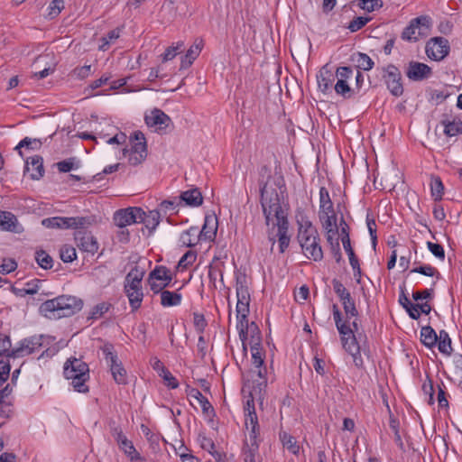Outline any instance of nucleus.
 Wrapping results in <instances>:
<instances>
[{
    "instance_id": "obj_1",
    "label": "nucleus",
    "mask_w": 462,
    "mask_h": 462,
    "mask_svg": "<svg viewBox=\"0 0 462 462\" xmlns=\"http://www.w3.org/2000/svg\"><path fill=\"white\" fill-rule=\"evenodd\" d=\"M346 319L343 320L342 314L336 304L333 305V319L337 329L340 336V340L343 348L353 357V362L356 367H362L364 361L361 352L365 353V341L366 337L364 336L365 340L362 341V335L358 333V326L356 320L350 323V319L358 316V310L356 303L351 295L340 300Z\"/></svg>"
},
{
    "instance_id": "obj_2",
    "label": "nucleus",
    "mask_w": 462,
    "mask_h": 462,
    "mask_svg": "<svg viewBox=\"0 0 462 462\" xmlns=\"http://www.w3.org/2000/svg\"><path fill=\"white\" fill-rule=\"evenodd\" d=\"M261 204L267 226L271 224L277 226L276 236L279 242L280 253H284L290 244L288 236L289 222L287 215L282 209L278 193L268 187V182L261 186Z\"/></svg>"
},
{
    "instance_id": "obj_3",
    "label": "nucleus",
    "mask_w": 462,
    "mask_h": 462,
    "mask_svg": "<svg viewBox=\"0 0 462 462\" xmlns=\"http://www.w3.org/2000/svg\"><path fill=\"white\" fill-rule=\"evenodd\" d=\"M298 224V241L304 255L315 262L323 258V251L319 244V236L316 227L307 216L299 213L296 216Z\"/></svg>"
},
{
    "instance_id": "obj_4",
    "label": "nucleus",
    "mask_w": 462,
    "mask_h": 462,
    "mask_svg": "<svg viewBox=\"0 0 462 462\" xmlns=\"http://www.w3.org/2000/svg\"><path fill=\"white\" fill-rule=\"evenodd\" d=\"M83 301L75 296L60 295L41 304L40 311L48 319L70 317L80 311Z\"/></svg>"
},
{
    "instance_id": "obj_5",
    "label": "nucleus",
    "mask_w": 462,
    "mask_h": 462,
    "mask_svg": "<svg viewBox=\"0 0 462 462\" xmlns=\"http://www.w3.org/2000/svg\"><path fill=\"white\" fill-rule=\"evenodd\" d=\"M244 415L246 433L242 453H259L260 425L252 395L246 401Z\"/></svg>"
},
{
    "instance_id": "obj_6",
    "label": "nucleus",
    "mask_w": 462,
    "mask_h": 462,
    "mask_svg": "<svg viewBox=\"0 0 462 462\" xmlns=\"http://www.w3.org/2000/svg\"><path fill=\"white\" fill-rule=\"evenodd\" d=\"M143 276L144 271L138 266H134L126 274L124 281V291L128 298L129 305L133 311L140 309L143 300L142 288Z\"/></svg>"
},
{
    "instance_id": "obj_7",
    "label": "nucleus",
    "mask_w": 462,
    "mask_h": 462,
    "mask_svg": "<svg viewBox=\"0 0 462 462\" xmlns=\"http://www.w3.org/2000/svg\"><path fill=\"white\" fill-rule=\"evenodd\" d=\"M88 365L78 358H70L64 364V376L71 381L74 390L79 393H88V386L86 384L89 378Z\"/></svg>"
},
{
    "instance_id": "obj_8",
    "label": "nucleus",
    "mask_w": 462,
    "mask_h": 462,
    "mask_svg": "<svg viewBox=\"0 0 462 462\" xmlns=\"http://www.w3.org/2000/svg\"><path fill=\"white\" fill-rule=\"evenodd\" d=\"M237 303L236 319L241 330L247 329V316L249 314L250 294L245 277H237L236 284Z\"/></svg>"
},
{
    "instance_id": "obj_9",
    "label": "nucleus",
    "mask_w": 462,
    "mask_h": 462,
    "mask_svg": "<svg viewBox=\"0 0 462 462\" xmlns=\"http://www.w3.org/2000/svg\"><path fill=\"white\" fill-rule=\"evenodd\" d=\"M130 147L123 150V154L127 157L132 166L141 164L147 156V146L144 134L141 131H135L129 139Z\"/></svg>"
},
{
    "instance_id": "obj_10",
    "label": "nucleus",
    "mask_w": 462,
    "mask_h": 462,
    "mask_svg": "<svg viewBox=\"0 0 462 462\" xmlns=\"http://www.w3.org/2000/svg\"><path fill=\"white\" fill-rule=\"evenodd\" d=\"M380 73L390 93L401 97L404 89L400 69L393 64H387L380 69Z\"/></svg>"
},
{
    "instance_id": "obj_11",
    "label": "nucleus",
    "mask_w": 462,
    "mask_h": 462,
    "mask_svg": "<svg viewBox=\"0 0 462 462\" xmlns=\"http://www.w3.org/2000/svg\"><path fill=\"white\" fill-rule=\"evenodd\" d=\"M430 27L428 16H419L411 20L408 26L402 32V39L408 42H417L420 37L427 34Z\"/></svg>"
},
{
    "instance_id": "obj_12",
    "label": "nucleus",
    "mask_w": 462,
    "mask_h": 462,
    "mask_svg": "<svg viewBox=\"0 0 462 462\" xmlns=\"http://www.w3.org/2000/svg\"><path fill=\"white\" fill-rule=\"evenodd\" d=\"M87 223V218L83 217H52L42 220L43 226L59 229L82 228Z\"/></svg>"
},
{
    "instance_id": "obj_13",
    "label": "nucleus",
    "mask_w": 462,
    "mask_h": 462,
    "mask_svg": "<svg viewBox=\"0 0 462 462\" xmlns=\"http://www.w3.org/2000/svg\"><path fill=\"white\" fill-rule=\"evenodd\" d=\"M172 281L171 271L162 265L156 266L148 277V284L153 293H159L169 286Z\"/></svg>"
},
{
    "instance_id": "obj_14",
    "label": "nucleus",
    "mask_w": 462,
    "mask_h": 462,
    "mask_svg": "<svg viewBox=\"0 0 462 462\" xmlns=\"http://www.w3.org/2000/svg\"><path fill=\"white\" fill-rule=\"evenodd\" d=\"M105 359L110 366L114 380L119 384L127 383L126 371L118 361L117 356L113 352L112 346H105L102 349Z\"/></svg>"
},
{
    "instance_id": "obj_15",
    "label": "nucleus",
    "mask_w": 462,
    "mask_h": 462,
    "mask_svg": "<svg viewBox=\"0 0 462 462\" xmlns=\"http://www.w3.org/2000/svg\"><path fill=\"white\" fill-rule=\"evenodd\" d=\"M427 56L433 60H442L449 53V42L444 37L431 38L426 44Z\"/></svg>"
},
{
    "instance_id": "obj_16",
    "label": "nucleus",
    "mask_w": 462,
    "mask_h": 462,
    "mask_svg": "<svg viewBox=\"0 0 462 462\" xmlns=\"http://www.w3.org/2000/svg\"><path fill=\"white\" fill-rule=\"evenodd\" d=\"M42 346V337H31L21 340L14 347L12 354L14 359L24 357L41 349Z\"/></svg>"
},
{
    "instance_id": "obj_17",
    "label": "nucleus",
    "mask_w": 462,
    "mask_h": 462,
    "mask_svg": "<svg viewBox=\"0 0 462 462\" xmlns=\"http://www.w3.org/2000/svg\"><path fill=\"white\" fill-rule=\"evenodd\" d=\"M140 216H142L140 208L133 207L119 209L114 214V222L116 226L123 228L138 223Z\"/></svg>"
},
{
    "instance_id": "obj_18",
    "label": "nucleus",
    "mask_w": 462,
    "mask_h": 462,
    "mask_svg": "<svg viewBox=\"0 0 462 462\" xmlns=\"http://www.w3.org/2000/svg\"><path fill=\"white\" fill-rule=\"evenodd\" d=\"M144 120L147 126L153 129L155 132L165 130L171 122L170 116L161 109H153L149 114L145 115Z\"/></svg>"
},
{
    "instance_id": "obj_19",
    "label": "nucleus",
    "mask_w": 462,
    "mask_h": 462,
    "mask_svg": "<svg viewBox=\"0 0 462 462\" xmlns=\"http://www.w3.org/2000/svg\"><path fill=\"white\" fill-rule=\"evenodd\" d=\"M432 74V69L425 63L411 60L409 62L406 76L412 81H422L429 79Z\"/></svg>"
},
{
    "instance_id": "obj_20",
    "label": "nucleus",
    "mask_w": 462,
    "mask_h": 462,
    "mask_svg": "<svg viewBox=\"0 0 462 462\" xmlns=\"http://www.w3.org/2000/svg\"><path fill=\"white\" fill-rule=\"evenodd\" d=\"M251 348L252 362L254 367L257 369L255 373L257 376L262 380L260 384L265 383V368L263 367L264 362V352L259 345L248 344Z\"/></svg>"
},
{
    "instance_id": "obj_21",
    "label": "nucleus",
    "mask_w": 462,
    "mask_h": 462,
    "mask_svg": "<svg viewBox=\"0 0 462 462\" xmlns=\"http://www.w3.org/2000/svg\"><path fill=\"white\" fill-rule=\"evenodd\" d=\"M236 328L239 333V338L243 342L244 346L246 344L259 345L261 343V332L254 322L249 324L247 322V329L241 330L239 324H236Z\"/></svg>"
},
{
    "instance_id": "obj_22",
    "label": "nucleus",
    "mask_w": 462,
    "mask_h": 462,
    "mask_svg": "<svg viewBox=\"0 0 462 462\" xmlns=\"http://www.w3.org/2000/svg\"><path fill=\"white\" fill-rule=\"evenodd\" d=\"M322 227L326 231V237L328 243H332L337 236L338 226L337 223L336 214H328L319 216Z\"/></svg>"
},
{
    "instance_id": "obj_23",
    "label": "nucleus",
    "mask_w": 462,
    "mask_h": 462,
    "mask_svg": "<svg viewBox=\"0 0 462 462\" xmlns=\"http://www.w3.org/2000/svg\"><path fill=\"white\" fill-rule=\"evenodd\" d=\"M111 435L116 442L119 449L126 456L131 453L133 449H135L133 442L128 439L123 430L119 426H112L110 430Z\"/></svg>"
},
{
    "instance_id": "obj_24",
    "label": "nucleus",
    "mask_w": 462,
    "mask_h": 462,
    "mask_svg": "<svg viewBox=\"0 0 462 462\" xmlns=\"http://www.w3.org/2000/svg\"><path fill=\"white\" fill-rule=\"evenodd\" d=\"M76 241L78 247L84 252L94 254L98 250V243L90 233L79 232Z\"/></svg>"
},
{
    "instance_id": "obj_25",
    "label": "nucleus",
    "mask_w": 462,
    "mask_h": 462,
    "mask_svg": "<svg viewBox=\"0 0 462 462\" xmlns=\"http://www.w3.org/2000/svg\"><path fill=\"white\" fill-rule=\"evenodd\" d=\"M334 81L335 74L328 65L323 66L317 75L319 89L323 93H327L332 88Z\"/></svg>"
},
{
    "instance_id": "obj_26",
    "label": "nucleus",
    "mask_w": 462,
    "mask_h": 462,
    "mask_svg": "<svg viewBox=\"0 0 462 462\" xmlns=\"http://www.w3.org/2000/svg\"><path fill=\"white\" fill-rule=\"evenodd\" d=\"M26 171L32 180H40L44 173L42 158L38 155L29 158L26 161Z\"/></svg>"
},
{
    "instance_id": "obj_27",
    "label": "nucleus",
    "mask_w": 462,
    "mask_h": 462,
    "mask_svg": "<svg viewBox=\"0 0 462 462\" xmlns=\"http://www.w3.org/2000/svg\"><path fill=\"white\" fill-rule=\"evenodd\" d=\"M203 48L202 40L197 39L194 43L189 48L185 56L181 58L180 69H187L198 58Z\"/></svg>"
},
{
    "instance_id": "obj_28",
    "label": "nucleus",
    "mask_w": 462,
    "mask_h": 462,
    "mask_svg": "<svg viewBox=\"0 0 462 462\" xmlns=\"http://www.w3.org/2000/svg\"><path fill=\"white\" fill-rule=\"evenodd\" d=\"M186 393L190 400L197 401V402L200 405L203 413L209 414L214 411L213 407L208 400L201 393L199 389L190 388L188 386Z\"/></svg>"
},
{
    "instance_id": "obj_29",
    "label": "nucleus",
    "mask_w": 462,
    "mask_h": 462,
    "mask_svg": "<svg viewBox=\"0 0 462 462\" xmlns=\"http://www.w3.org/2000/svg\"><path fill=\"white\" fill-rule=\"evenodd\" d=\"M217 229V220L216 217L206 216L204 225L199 230L201 239L212 240L215 238Z\"/></svg>"
},
{
    "instance_id": "obj_30",
    "label": "nucleus",
    "mask_w": 462,
    "mask_h": 462,
    "mask_svg": "<svg viewBox=\"0 0 462 462\" xmlns=\"http://www.w3.org/2000/svg\"><path fill=\"white\" fill-rule=\"evenodd\" d=\"M159 293L161 296V305L164 308L179 306L181 303L182 295L179 291L162 290Z\"/></svg>"
},
{
    "instance_id": "obj_31",
    "label": "nucleus",
    "mask_w": 462,
    "mask_h": 462,
    "mask_svg": "<svg viewBox=\"0 0 462 462\" xmlns=\"http://www.w3.org/2000/svg\"><path fill=\"white\" fill-rule=\"evenodd\" d=\"M201 240L199 236V229L197 226H191L186 231L182 232L180 236V242L182 245L192 247Z\"/></svg>"
},
{
    "instance_id": "obj_32",
    "label": "nucleus",
    "mask_w": 462,
    "mask_h": 462,
    "mask_svg": "<svg viewBox=\"0 0 462 462\" xmlns=\"http://www.w3.org/2000/svg\"><path fill=\"white\" fill-rule=\"evenodd\" d=\"M180 199L187 206L189 207H199L203 202L202 194L197 188L183 191L180 194Z\"/></svg>"
},
{
    "instance_id": "obj_33",
    "label": "nucleus",
    "mask_w": 462,
    "mask_h": 462,
    "mask_svg": "<svg viewBox=\"0 0 462 462\" xmlns=\"http://www.w3.org/2000/svg\"><path fill=\"white\" fill-rule=\"evenodd\" d=\"M141 213L142 216H140L138 223H143L147 229L151 232L153 231L160 223V213L156 210H152L146 213L142 208Z\"/></svg>"
},
{
    "instance_id": "obj_34",
    "label": "nucleus",
    "mask_w": 462,
    "mask_h": 462,
    "mask_svg": "<svg viewBox=\"0 0 462 462\" xmlns=\"http://www.w3.org/2000/svg\"><path fill=\"white\" fill-rule=\"evenodd\" d=\"M17 218L7 211H0V227L5 231L17 232Z\"/></svg>"
},
{
    "instance_id": "obj_35",
    "label": "nucleus",
    "mask_w": 462,
    "mask_h": 462,
    "mask_svg": "<svg viewBox=\"0 0 462 462\" xmlns=\"http://www.w3.org/2000/svg\"><path fill=\"white\" fill-rule=\"evenodd\" d=\"M280 440L282 441L283 448L295 456L300 454V446L293 436L287 432H281Z\"/></svg>"
},
{
    "instance_id": "obj_36",
    "label": "nucleus",
    "mask_w": 462,
    "mask_h": 462,
    "mask_svg": "<svg viewBox=\"0 0 462 462\" xmlns=\"http://www.w3.org/2000/svg\"><path fill=\"white\" fill-rule=\"evenodd\" d=\"M420 340L426 346L430 347L437 343L438 335L431 327H423L420 330Z\"/></svg>"
},
{
    "instance_id": "obj_37",
    "label": "nucleus",
    "mask_w": 462,
    "mask_h": 462,
    "mask_svg": "<svg viewBox=\"0 0 462 462\" xmlns=\"http://www.w3.org/2000/svg\"><path fill=\"white\" fill-rule=\"evenodd\" d=\"M438 348L440 353L449 356L452 352L451 339L445 330H440L438 336Z\"/></svg>"
},
{
    "instance_id": "obj_38",
    "label": "nucleus",
    "mask_w": 462,
    "mask_h": 462,
    "mask_svg": "<svg viewBox=\"0 0 462 462\" xmlns=\"http://www.w3.org/2000/svg\"><path fill=\"white\" fill-rule=\"evenodd\" d=\"M341 241L343 247L348 255L350 265L353 269H359L358 259L355 255L354 250L351 246L349 235L346 234L345 236H342Z\"/></svg>"
},
{
    "instance_id": "obj_39",
    "label": "nucleus",
    "mask_w": 462,
    "mask_h": 462,
    "mask_svg": "<svg viewBox=\"0 0 462 462\" xmlns=\"http://www.w3.org/2000/svg\"><path fill=\"white\" fill-rule=\"evenodd\" d=\"M430 191L434 200H440L444 193V185L439 177H432L430 181Z\"/></svg>"
},
{
    "instance_id": "obj_40",
    "label": "nucleus",
    "mask_w": 462,
    "mask_h": 462,
    "mask_svg": "<svg viewBox=\"0 0 462 462\" xmlns=\"http://www.w3.org/2000/svg\"><path fill=\"white\" fill-rule=\"evenodd\" d=\"M35 260L39 266L42 269H51L53 265V260L50 254L43 250L36 251Z\"/></svg>"
},
{
    "instance_id": "obj_41",
    "label": "nucleus",
    "mask_w": 462,
    "mask_h": 462,
    "mask_svg": "<svg viewBox=\"0 0 462 462\" xmlns=\"http://www.w3.org/2000/svg\"><path fill=\"white\" fill-rule=\"evenodd\" d=\"M120 36L119 29H114L110 31L106 36L102 37V43L99 45L98 49L100 51H106L111 44H113Z\"/></svg>"
},
{
    "instance_id": "obj_42",
    "label": "nucleus",
    "mask_w": 462,
    "mask_h": 462,
    "mask_svg": "<svg viewBox=\"0 0 462 462\" xmlns=\"http://www.w3.org/2000/svg\"><path fill=\"white\" fill-rule=\"evenodd\" d=\"M444 133L448 136H456L462 133V122L457 121H443Z\"/></svg>"
},
{
    "instance_id": "obj_43",
    "label": "nucleus",
    "mask_w": 462,
    "mask_h": 462,
    "mask_svg": "<svg viewBox=\"0 0 462 462\" xmlns=\"http://www.w3.org/2000/svg\"><path fill=\"white\" fill-rule=\"evenodd\" d=\"M14 351V347L12 348L11 339L8 336H0V356H4L5 358H13L14 355L12 352Z\"/></svg>"
},
{
    "instance_id": "obj_44",
    "label": "nucleus",
    "mask_w": 462,
    "mask_h": 462,
    "mask_svg": "<svg viewBox=\"0 0 462 462\" xmlns=\"http://www.w3.org/2000/svg\"><path fill=\"white\" fill-rule=\"evenodd\" d=\"M183 46V42H178L176 45L168 47L162 55V60L169 61L174 59L179 53L182 51Z\"/></svg>"
},
{
    "instance_id": "obj_45",
    "label": "nucleus",
    "mask_w": 462,
    "mask_h": 462,
    "mask_svg": "<svg viewBox=\"0 0 462 462\" xmlns=\"http://www.w3.org/2000/svg\"><path fill=\"white\" fill-rule=\"evenodd\" d=\"M60 257L64 263H71L77 258L76 249L65 245L60 250Z\"/></svg>"
},
{
    "instance_id": "obj_46",
    "label": "nucleus",
    "mask_w": 462,
    "mask_h": 462,
    "mask_svg": "<svg viewBox=\"0 0 462 462\" xmlns=\"http://www.w3.org/2000/svg\"><path fill=\"white\" fill-rule=\"evenodd\" d=\"M79 167V162L76 158H69L57 163V168L60 172H69Z\"/></svg>"
},
{
    "instance_id": "obj_47",
    "label": "nucleus",
    "mask_w": 462,
    "mask_h": 462,
    "mask_svg": "<svg viewBox=\"0 0 462 462\" xmlns=\"http://www.w3.org/2000/svg\"><path fill=\"white\" fill-rule=\"evenodd\" d=\"M64 9V0H52L48 8V17L53 19L57 17Z\"/></svg>"
},
{
    "instance_id": "obj_48",
    "label": "nucleus",
    "mask_w": 462,
    "mask_h": 462,
    "mask_svg": "<svg viewBox=\"0 0 462 462\" xmlns=\"http://www.w3.org/2000/svg\"><path fill=\"white\" fill-rule=\"evenodd\" d=\"M111 307V304L107 302H101L93 307L89 313V319H100L105 313H106Z\"/></svg>"
},
{
    "instance_id": "obj_49",
    "label": "nucleus",
    "mask_w": 462,
    "mask_h": 462,
    "mask_svg": "<svg viewBox=\"0 0 462 462\" xmlns=\"http://www.w3.org/2000/svg\"><path fill=\"white\" fill-rule=\"evenodd\" d=\"M334 89L337 95L344 97H350L352 96V89L350 88L347 81L337 79L334 86Z\"/></svg>"
},
{
    "instance_id": "obj_50",
    "label": "nucleus",
    "mask_w": 462,
    "mask_h": 462,
    "mask_svg": "<svg viewBox=\"0 0 462 462\" xmlns=\"http://www.w3.org/2000/svg\"><path fill=\"white\" fill-rule=\"evenodd\" d=\"M193 326L199 334H203L208 322L202 313L193 312Z\"/></svg>"
},
{
    "instance_id": "obj_51",
    "label": "nucleus",
    "mask_w": 462,
    "mask_h": 462,
    "mask_svg": "<svg viewBox=\"0 0 462 462\" xmlns=\"http://www.w3.org/2000/svg\"><path fill=\"white\" fill-rule=\"evenodd\" d=\"M370 20H371V17H365V16L356 17L354 20H352L348 23L347 29L351 32H356L359 31L360 29H362L364 26H365V24L368 22H370Z\"/></svg>"
},
{
    "instance_id": "obj_52",
    "label": "nucleus",
    "mask_w": 462,
    "mask_h": 462,
    "mask_svg": "<svg viewBox=\"0 0 462 462\" xmlns=\"http://www.w3.org/2000/svg\"><path fill=\"white\" fill-rule=\"evenodd\" d=\"M197 259V254L194 251H188L185 253L178 263V267L186 269L191 265Z\"/></svg>"
},
{
    "instance_id": "obj_53",
    "label": "nucleus",
    "mask_w": 462,
    "mask_h": 462,
    "mask_svg": "<svg viewBox=\"0 0 462 462\" xmlns=\"http://www.w3.org/2000/svg\"><path fill=\"white\" fill-rule=\"evenodd\" d=\"M357 66L364 70H370L373 69L374 63L373 60L365 53H358L357 55Z\"/></svg>"
},
{
    "instance_id": "obj_54",
    "label": "nucleus",
    "mask_w": 462,
    "mask_h": 462,
    "mask_svg": "<svg viewBox=\"0 0 462 462\" xmlns=\"http://www.w3.org/2000/svg\"><path fill=\"white\" fill-rule=\"evenodd\" d=\"M358 5L361 9L373 12L375 9H379L383 6L381 0H359Z\"/></svg>"
},
{
    "instance_id": "obj_55",
    "label": "nucleus",
    "mask_w": 462,
    "mask_h": 462,
    "mask_svg": "<svg viewBox=\"0 0 462 462\" xmlns=\"http://www.w3.org/2000/svg\"><path fill=\"white\" fill-rule=\"evenodd\" d=\"M42 146V143L38 139H32L30 137H25L23 140L20 141L18 145L16 146V150H19L21 148H27L32 150L39 149Z\"/></svg>"
},
{
    "instance_id": "obj_56",
    "label": "nucleus",
    "mask_w": 462,
    "mask_h": 462,
    "mask_svg": "<svg viewBox=\"0 0 462 462\" xmlns=\"http://www.w3.org/2000/svg\"><path fill=\"white\" fill-rule=\"evenodd\" d=\"M411 273H420V274L430 276V277H433V276L437 275V278L438 279L439 278V273L438 270L430 264H425V265H422L420 267H416V268L412 269L411 271Z\"/></svg>"
},
{
    "instance_id": "obj_57",
    "label": "nucleus",
    "mask_w": 462,
    "mask_h": 462,
    "mask_svg": "<svg viewBox=\"0 0 462 462\" xmlns=\"http://www.w3.org/2000/svg\"><path fill=\"white\" fill-rule=\"evenodd\" d=\"M366 225L368 228L369 235L371 236L372 245L374 249H375L377 244V236H376V223L375 220L367 215L366 217Z\"/></svg>"
},
{
    "instance_id": "obj_58",
    "label": "nucleus",
    "mask_w": 462,
    "mask_h": 462,
    "mask_svg": "<svg viewBox=\"0 0 462 462\" xmlns=\"http://www.w3.org/2000/svg\"><path fill=\"white\" fill-rule=\"evenodd\" d=\"M422 391L423 393L428 396V403L433 404L434 403V387L432 380L427 377V379L424 381L422 384Z\"/></svg>"
},
{
    "instance_id": "obj_59",
    "label": "nucleus",
    "mask_w": 462,
    "mask_h": 462,
    "mask_svg": "<svg viewBox=\"0 0 462 462\" xmlns=\"http://www.w3.org/2000/svg\"><path fill=\"white\" fill-rule=\"evenodd\" d=\"M198 440L200 444V447L209 452L210 454H214L215 444L210 438H208L206 435H199Z\"/></svg>"
},
{
    "instance_id": "obj_60",
    "label": "nucleus",
    "mask_w": 462,
    "mask_h": 462,
    "mask_svg": "<svg viewBox=\"0 0 462 462\" xmlns=\"http://www.w3.org/2000/svg\"><path fill=\"white\" fill-rule=\"evenodd\" d=\"M160 376L163 378L164 383L169 388L176 389L179 386L177 379L171 374V373L168 369L163 370L162 373H160Z\"/></svg>"
},
{
    "instance_id": "obj_61",
    "label": "nucleus",
    "mask_w": 462,
    "mask_h": 462,
    "mask_svg": "<svg viewBox=\"0 0 462 462\" xmlns=\"http://www.w3.org/2000/svg\"><path fill=\"white\" fill-rule=\"evenodd\" d=\"M354 71L350 67H339L337 69L335 78L337 79H342L344 81H347L348 79L353 78Z\"/></svg>"
},
{
    "instance_id": "obj_62",
    "label": "nucleus",
    "mask_w": 462,
    "mask_h": 462,
    "mask_svg": "<svg viewBox=\"0 0 462 462\" xmlns=\"http://www.w3.org/2000/svg\"><path fill=\"white\" fill-rule=\"evenodd\" d=\"M5 359L6 360H5V359L0 360V381L1 382H5L8 379L10 370H11V365L9 362L10 358H5Z\"/></svg>"
},
{
    "instance_id": "obj_63",
    "label": "nucleus",
    "mask_w": 462,
    "mask_h": 462,
    "mask_svg": "<svg viewBox=\"0 0 462 462\" xmlns=\"http://www.w3.org/2000/svg\"><path fill=\"white\" fill-rule=\"evenodd\" d=\"M333 289L336 294L338 296L339 300L343 298H346L350 295L349 291L346 289V287L343 285L342 282H340L338 280H333L332 281Z\"/></svg>"
},
{
    "instance_id": "obj_64",
    "label": "nucleus",
    "mask_w": 462,
    "mask_h": 462,
    "mask_svg": "<svg viewBox=\"0 0 462 462\" xmlns=\"http://www.w3.org/2000/svg\"><path fill=\"white\" fill-rule=\"evenodd\" d=\"M428 248L430 251V253L435 255L437 258L443 260L445 257V252L444 248L439 244H435L432 242L427 243Z\"/></svg>"
}]
</instances>
